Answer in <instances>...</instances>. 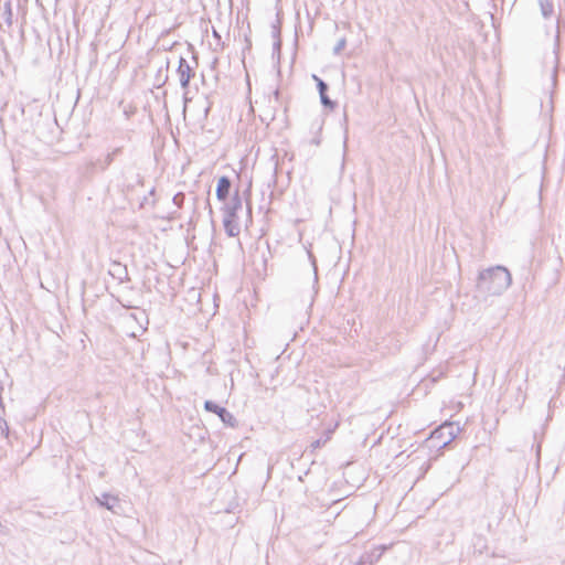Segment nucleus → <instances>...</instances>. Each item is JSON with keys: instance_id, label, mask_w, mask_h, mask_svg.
Instances as JSON below:
<instances>
[{"instance_id": "f257e3e1", "label": "nucleus", "mask_w": 565, "mask_h": 565, "mask_svg": "<svg viewBox=\"0 0 565 565\" xmlns=\"http://www.w3.org/2000/svg\"><path fill=\"white\" fill-rule=\"evenodd\" d=\"M511 274L503 266L481 270L477 279V291L484 296H499L511 285Z\"/></svg>"}, {"instance_id": "f03ea898", "label": "nucleus", "mask_w": 565, "mask_h": 565, "mask_svg": "<svg viewBox=\"0 0 565 565\" xmlns=\"http://www.w3.org/2000/svg\"><path fill=\"white\" fill-rule=\"evenodd\" d=\"M204 408L210 413L216 414L226 426L235 427L237 425L236 418L225 407H222L212 401H205Z\"/></svg>"}, {"instance_id": "7ed1b4c3", "label": "nucleus", "mask_w": 565, "mask_h": 565, "mask_svg": "<svg viewBox=\"0 0 565 565\" xmlns=\"http://www.w3.org/2000/svg\"><path fill=\"white\" fill-rule=\"evenodd\" d=\"M194 70L190 66L189 62L180 56L178 68H177V75L179 77L180 85L183 89H186L189 87V83L191 78L194 76Z\"/></svg>"}, {"instance_id": "20e7f679", "label": "nucleus", "mask_w": 565, "mask_h": 565, "mask_svg": "<svg viewBox=\"0 0 565 565\" xmlns=\"http://www.w3.org/2000/svg\"><path fill=\"white\" fill-rule=\"evenodd\" d=\"M458 431V426H455L452 423H445L434 431L433 437L445 439L443 446H446L456 438Z\"/></svg>"}, {"instance_id": "39448f33", "label": "nucleus", "mask_w": 565, "mask_h": 565, "mask_svg": "<svg viewBox=\"0 0 565 565\" xmlns=\"http://www.w3.org/2000/svg\"><path fill=\"white\" fill-rule=\"evenodd\" d=\"M96 501L100 507L111 511L113 513H119L120 500L118 497L110 493H102L100 497H96Z\"/></svg>"}, {"instance_id": "423d86ee", "label": "nucleus", "mask_w": 565, "mask_h": 565, "mask_svg": "<svg viewBox=\"0 0 565 565\" xmlns=\"http://www.w3.org/2000/svg\"><path fill=\"white\" fill-rule=\"evenodd\" d=\"M243 209L242 198L236 192L224 206V215L238 217L237 213Z\"/></svg>"}, {"instance_id": "0eeeda50", "label": "nucleus", "mask_w": 565, "mask_h": 565, "mask_svg": "<svg viewBox=\"0 0 565 565\" xmlns=\"http://www.w3.org/2000/svg\"><path fill=\"white\" fill-rule=\"evenodd\" d=\"M223 225L226 234L231 237H235L239 234L241 228L238 224V217L223 216Z\"/></svg>"}, {"instance_id": "6e6552de", "label": "nucleus", "mask_w": 565, "mask_h": 565, "mask_svg": "<svg viewBox=\"0 0 565 565\" xmlns=\"http://www.w3.org/2000/svg\"><path fill=\"white\" fill-rule=\"evenodd\" d=\"M231 190V180L227 177H221L216 185V196L220 201H225L228 198Z\"/></svg>"}, {"instance_id": "1a4fd4ad", "label": "nucleus", "mask_w": 565, "mask_h": 565, "mask_svg": "<svg viewBox=\"0 0 565 565\" xmlns=\"http://www.w3.org/2000/svg\"><path fill=\"white\" fill-rule=\"evenodd\" d=\"M385 547H381L379 550L373 551L370 554H363L360 556L359 561L356 562V565H372L373 562L377 561L381 557L382 551Z\"/></svg>"}, {"instance_id": "9d476101", "label": "nucleus", "mask_w": 565, "mask_h": 565, "mask_svg": "<svg viewBox=\"0 0 565 565\" xmlns=\"http://www.w3.org/2000/svg\"><path fill=\"white\" fill-rule=\"evenodd\" d=\"M542 15L548 19L553 13V4L548 0H539Z\"/></svg>"}, {"instance_id": "9b49d317", "label": "nucleus", "mask_w": 565, "mask_h": 565, "mask_svg": "<svg viewBox=\"0 0 565 565\" xmlns=\"http://www.w3.org/2000/svg\"><path fill=\"white\" fill-rule=\"evenodd\" d=\"M271 34H273V38L275 39V42H274V47L275 50H280V45H281V41H280V28H279V24L278 22L277 23H274L271 25Z\"/></svg>"}, {"instance_id": "f8f14e48", "label": "nucleus", "mask_w": 565, "mask_h": 565, "mask_svg": "<svg viewBox=\"0 0 565 565\" xmlns=\"http://www.w3.org/2000/svg\"><path fill=\"white\" fill-rule=\"evenodd\" d=\"M113 161H114V153L108 152L103 161L97 160L95 163H92V166L98 167L102 170H105L113 163Z\"/></svg>"}, {"instance_id": "ddd939ff", "label": "nucleus", "mask_w": 565, "mask_h": 565, "mask_svg": "<svg viewBox=\"0 0 565 565\" xmlns=\"http://www.w3.org/2000/svg\"><path fill=\"white\" fill-rule=\"evenodd\" d=\"M308 256L311 259L312 266H313V286H312V294L310 296V299H312L313 295L317 292L316 285L318 282V275H317L316 260H315V257H313L312 253L308 252Z\"/></svg>"}, {"instance_id": "4468645a", "label": "nucleus", "mask_w": 565, "mask_h": 565, "mask_svg": "<svg viewBox=\"0 0 565 565\" xmlns=\"http://www.w3.org/2000/svg\"><path fill=\"white\" fill-rule=\"evenodd\" d=\"M319 95H320V102L324 107L330 108V109H333L335 107V103L329 98L327 93L319 94Z\"/></svg>"}, {"instance_id": "2eb2a0df", "label": "nucleus", "mask_w": 565, "mask_h": 565, "mask_svg": "<svg viewBox=\"0 0 565 565\" xmlns=\"http://www.w3.org/2000/svg\"><path fill=\"white\" fill-rule=\"evenodd\" d=\"M312 78L316 81L317 83V88H318V92L319 94H323V93H327L328 90V84L326 82H323L320 77H318L317 75H312Z\"/></svg>"}, {"instance_id": "dca6fc26", "label": "nucleus", "mask_w": 565, "mask_h": 565, "mask_svg": "<svg viewBox=\"0 0 565 565\" xmlns=\"http://www.w3.org/2000/svg\"><path fill=\"white\" fill-rule=\"evenodd\" d=\"M185 200V195L184 193H177L174 196H173V203L178 206V207H181L183 205V202Z\"/></svg>"}, {"instance_id": "f3484780", "label": "nucleus", "mask_w": 565, "mask_h": 565, "mask_svg": "<svg viewBox=\"0 0 565 565\" xmlns=\"http://www.w3.org/2000/svg\"><path fill=\"white\" fill-rule=\"evenodd\" d=\"M11 14H12V13H11V4H10V2H6V3H4V12H3V15H6V17H7L6 21H7V23H8L9 25H11V23H12V22H11Z\"/></svg>"}, {"instance_id": "a211bd4d", "label": "nucleus", "mask_w": 565, "mask_h": 565, "mask_svg": "<svg viewBox=\"0 0 565 565\" xmlns=\"http://www.w3.org/2000/svg\"><path fill=\"white\" fill-rule=\"evenodd\" d=\"M345 44H347L345 39H341V40H339V41H338V43H337V45H335V46H334V49H333V52H334L335 54H339V53L344 49Z\"/></svg>"}, {"instance_id": "6ab92c4d", "label": "nucleus", "mask_w": 565, "mask_h": 565, "mask_svg": "<svg viewBox=\"0 0 565 565\" xmlns=\"http://www.w3.org/2000/svg\"><path fill=\"white\" fill-rule=\"evenodd\" d=\"M328 439H329V435L327 436V438H326V439H317V440H315V441L311 444V447H312L313 449L320 448L322 445H324V444H326V441H327Z\"/></svg>"}, {"instance_id": "aec40b11", "label": "nucleus", "mask_w": 565, "mask_h": 565, "mask_svg": "<svg viewBox=\"0 0 565 565\" xmlns=\"http://www.w3.org/2000/svg\"><path fill=\"white\" fill-rule=\"evenodd\" d=\"M311 143H313L315 146H319V145H320V138H319V137H315V138L311 140Z\"/></svg>"}, {"instance_id": "412c9836", "label": "nucleus", "mask_w": 565, "mask_h": 565, "mask_svg": "<svg viewBox=\"0 0 565 565\" xmlns=\"http://www.w3.org/2000/svg\"><path fill=\"white\" fill-rule=\"evenodd\" d=\"M121 151V148L118 147V148H115L110 153H114V157L117 156L118 153H120Z\"/></svg>"}, {"instance_id": "4be33fe9", "label": "nucleus", "mask_w": 565, "mask_h": 565, "mask_svg": "<svg viewBox=\"0 0 565 565\" xmlns=\"http://www.w3.org/2000/svg\"><path fill=\"white\" fill-rule=\"evenodd\" d=\"M347 140H348V137L345 136V137H344V141H343V148H344V151L347 150Z\"/></svg>"}, {"instance_id": "5701e85b", "label": "nucleus", "mask_w": 565, "mask_h": 565, "mask_svg": "<svg viewBox=\"0 0 565 565\" xmlns=\"http://www.w3.org/2000/svg\"><path fill=\"white\" fill-rule=\"evenodd\" d=\"M540 450H541V446L539 445L537 450H536L537 456H540Z\"/></svg>"}, {"instance_id": "b1692460", "label": "nucleus", "mask_w": 565, "mask_h": 565, "mask_svg": "<svg viewBox=\"0 0 565 565\" xmlns=\"http://www.w3.org/2000/svg\"><path fill=\"white\" fill-rule=\"evenodd\" d=\"M247 212H248V214H250V212H252L250 206L247 207Z\"/></svg>"}]
</instances>
